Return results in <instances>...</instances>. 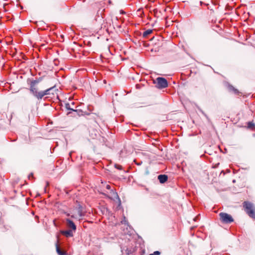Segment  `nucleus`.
I'll return each instance as SVG.
<instances>
[{
    "label": "nucleus",
    "mask_w": 255,
    "mask_h": 255,
    "mask_svg": "<svg viewBox=\"0 0 255 255\" xmlns=\"http://www.w3.org/2000/svg\"><path fill=\"white\" fill-rule=\"evenodd\" d=\"M105 133H104L102 131L100 132L102 134L101 136V139H100L101 142L103 143V145H105L106 147L109 148H113L114 146V139L113 138L112 134L113 131L111 129H114L115 128H101Z\"/></svg>",
    "instance_id": "obj_1"
},
{
    "label": "nucleus",
    "mask_w": 255,
    "mask_h": 255,
    "mask_svg": "<svg viewBox=\"0 0 255 255\" xmlns=\"http://www.w3.org/2000/svg\"><path fill=\"white\" fill-rule=\"evenodd\" d=\"M58 91V89L56 88V86H53L50 88H48L44 91H39L37 95H36L35 98L37 99H41L44 96L48 95H54L56 92Z\"/></svg>",
    "instance_id": "obj_2"
},
{
    "label": "nucleus",
    "mask_w": 255,
    "mask_h": 255,
    "mask_svg": "<svg viewBox=\"0 0 255 255\" xmlns=\"http://www.w3.org/2000/svg\"><path fill=\"white\" fill-rule=\"evenodd\" d=\"M42 81V78H39L35 80H30L29 79H28V82L30 81V89L29 90L32 95L35 97L36 95L39 92L36 88V85Z\"/></svg>",
    "instance_id": "obj_3"
},
{
    "label": "nucleus",
    "mask_w": 255,
    "mask_h": 255,
    "mask_svg": "<svg viewBox=\"0 0 255 255\" xmlns=\"http://www.w3.org/2000/svg\"><path fill=\"white\" fill-rule=\"evenodd\" d=\"M243 207L245 208L246 212L248 215L255 219V211L253 208V204L248 201H245L243 203Z\"/></svg>",
    "instance_id": "obj_4"
},
{
    "label": "nucleus",
    "mask_w": 255,
    "mask_h": 255,
    "mask_svg": "<svg viewBox=\"0 0 255 255\" xmlns=\"http://www.w3.org/2000/svg\"><path fill=\"white\" fill-rule=\"evenodd\" d=\"M219 216L220 221L223 224H230L234 221L232 216L227 213L221 212Z\"/></svg>",
    "instance_id": "obj_5"
},
{
    "label": "nucleus",
    "mask_w": 255,
    "mask_h": 255,
    "mask_svg": "<svg viewBox=\"0 0 255 255\" xmlns=\"http://www.w3.org/2000/svg\"><path fill=\"white\" fill-rule=\"evenodd\" d=\"M156 80L157 82L156 86L158 89H163L168 86V82L165 78L163 77H157Z\"/></svg>",
    "instance_id": "obj_6"
},
{
    "label": "nucleus",
    "mask_w": 255,
    "mask_h": 255,
    "mask_svg": "<svg viewBox=\"0 0 255 255\" xmlns=\"http://www.w3.org/2000/svg\"><path fill=\"white\" fill-rule=\"evenodd\" d=\"M90 113H86V112L83 111L82 110H72V112H69L67 113V115H71V116L74 117H81L84 115H90Z\"/></svg>",
    "instance_id": "obj_7"
},
{
    "label": "nucleus",
    "mask_w": 255,
    "mask_h": 255,
    "mask_svg": "<svg viewBox=\"0 0 255 255\" xmlns=\"http://www.w3.org/2000/svg\"><path fill=\"white\" fill-rule=\"evenodd\" d=\"M89 132L90 136L93 139H95L99 137H101V136L102 135V134L99 132L97 128H90Z\"/></svg>",
    "instance_id": "obj_8"
},
{
    "label": "nucleus",
    "mask_w": 255,
    "mask_h": 255,
    "mask_svg": "<svg viewBox=\"0 0 255 255\" xmlns=\"http://www.w3.org/2000/svg\"><path fill=\"white\" fill-rule=\"evenodd\" d=\"M66 222L67 223V227L71 229V230L75 231L76 230L77 227L75 223L73 221L70 220V219H66Z\"/></svg>",
    "instance_id": "obj_9"
},
{
    "label": "nucleus",
    "mask_w": 255,
    "mask_h": 255,
    "mask_svg": "<svg viewBox=\"0 0 255 255\" xmlns=\"http://www.w3.org/2000/svg\"><path fill=\"white\" fill-rule=\"evenodd\" d=\"M157 179L161 184L165 183L168 180V176L166 174H160L158 176Z\"/></svg>",
    "instance_id": "obj_10"
},
{
    "label": "nucleus",
    "mask_w": 255,
    "mask_h": 255,
    "mask_svg": "<svg viewBox=\"0 0 255 255\" xmlns=\"http://www.w3.org/2000/svg\"><path fill=\"white\" fill-rule=\"evenodd\" d=\"M61 233L67 238L73 237V230H62L61 231Z\"/></svg>",
    "instance_id": "obj_11"
},
{
    "label": "nucleus",
    "mask_w": 255,
    "mask_h": 255,
    "mask_svg": "<svg viewBox=\"0 0 255 255\" xmlns=\"http://www.w3.org/2000/svg\"><path fill=\"white\" fill-rule=\"evenodd\" d=\"M77 210L78 215H79V217H80V218L78 219V220H80L81 219H82V218L85 216V213H84L83 212L82 206L81 204H79L78 205Z\"/></svg>",
    "instance_id": "obj_12"
},
{
    "label": "nucleus",
    "mask_w": 255,
    "mask_h": 255,
    "mask_svg": "<svg viewBox=\"0 0 255 255\" xmlns=\"http://www.w3.org/2000/svg\"><path fill=\"white\" fill-rule=\"evenodd\" d=\"M110 193L111 194V195L113 196L112 199H118L119 202V205L121 204V199L118 194V193L115 191L113 189H111L110 191Z\"/></svg>",
    "instance_id": "obj_13"
},
{
    "label": "nucleus",
    "mask_w": 255,
    "mask_h": 255,
    "mask_svg": "<svg viewBox=\"0 0 255 255\" xmlns=\"http://www.w3.org/2000/svg\"><path fill=\"white\" fill-rule=\"evenodd\" d=\"M56 252L58 255H67L66 252L62 251L59 247L58 244L57 243L55 245Z\"/></svg>",
    "instance_id": "obj_14"
},
{
    "label": "nucleus",
    "mask_w": 255,
    "mask_h": 255,
    "mask_svg": "<svg viewBox=\"0 0 255 255\" xmlns=\"http://www.w3.org/2000/svg\"><path fill=\"white\" fill-rule=\"evenodd\" d=\"M228 89L229 91L234 92V93L236 95H239L240 94V92L238 91V90L236 89L235 87H234L232 85L230 84H228Z\"/></svg>",
    "instance_id": "obj_15"
},
{
    "label": "nucleus",
    "mask_w": 255,
    "mask_h": 255,
    "mask_svg": "<svg viewBox=\"0 0 255 255\" xmlns=\"http://www.w3.org/2000/svg\"><path fill=\"white\" fill-rule=\"evenodd\" d=\"M135 251V248L129 247L125 250L126 253L127 255H132L133 253Z\"/></svg>",
    "instance_id": "obj_16"
},
{
    "label": "nucleus",
    "mask_w": 255,
    "mask_h": 255,
    "mask_svg": "<svg viewBox=\"0 0 255 255\" xmlns=\"http://www.w3.org/2000/svg\"><path fill=\"white\" fill-rule=\"evenodd\" d=\"M152 32V29H147L143 32L142 34V37L146 38L148 35L150 34Z\"/></svg>",
    "instance_id": "obj_17"
},
{
    "label": "nucleus",
    "mask_w": 255,
    "mask_h": 255,
    "mask_svg": "<svg viewBox=\"0 0 255 255\" xmlns=\"http://www.w3.org/2000/svg\"><path fill=\"white\" fill-rule=\"evenodd\" d=\"M248 126H241L240 128H255V125L252 122L247 123Z\"/></svg>",
    "instance_id": "obj_18"
},
{
    "label": "nucleus",
    "mask_w": 255,
    "mask_h": 255,
    "mask_svg": "<svg viewBox=\"0 0 255 255\" xmlns=\"http://www.w3.org/2000/svg\"><path fill=\"white\" fill-rule=\"evenodd\" d=\"M65 108L67 110L71 111V112L72 111L73 109L70 108V105L69 103H66L65 104Z\"/></svg>",
    "instance_id": "obj_19"
},
{
    "label": "nucleus",
    "mask_w": 255,
    "mask_h": 255,
    "mask_svg": "<svg viewBox=\"0 0 255 255\" xmlns=\"http://www.w3.org/2000/svg\"><path fill=\"white\" fill-rule=\"evenodd\" d=\"M160 252L158 251L154 252L152 254H150L149 255H160Z\"/></svg>",
    "instance_id": "obj_20"
},
{
    "label": "nucleus",
    "mask_w": 255,
    "mask_h": 255,
    "mask_svg": "<svg viewBox=\"0 0 255 255\" xmlns=\"http://www.w3.org/2000/svg\"><path fill=\"white\" fill-rule=\"evenodd\" d=\"M115 167L119 170H122V166L118 164H115Z\"/></svg>",
    "instance_id": "obj_21"
},
{
    "label": "nucleus",
    "mask_w": 255,
    "mask_h": 255,
    "mask_svg": "<svg viewBox=\"0 0 255 255\" xmlns=\"http://www.w3.org/2000/svg\"><path fill=\"white\" fill-rule=\"evenodd\" d=\"M121 223L122 224H128V222L126 220V219L125 217H124V219L121 221Z\"/></svg>",
    "instance_id": "obj_22"
},
{
    "label": "nucleus",
    "mask_w": 255,
    "mask_h": 255,
    "mask_svg": "<svg viewBox=\"0 0 255 255\" xmlns=\"http://www.w3.org/2000/svg\"><path fill=\"white\" fill-rule=\"evenodd\" d=\"M106 189H108V190H111V186H110V185H109V184H107V185H106Z\"/></svg>",
    "instance_id": "obj_23"
},
{
    "label": "nucleus",
    "mask_w": 255,
    "mask_h": 255,
    "mask_svg": "<svg viewBox=\"0 0 255 255\" xmlns=\"http://www.w3.org/2000/svg\"><path fill=\"white\" fill-rule=\"evenodd\" d=\"M33 173H31L29 175H28V178L30 179V177H33Z\"/></svg>",
    "instance_id": "obj_24"
},
{
    "label": "nucleus",
    "mask_w": 255,
    "mask_h": 255,
    "mask_svg": "<svg viewBox=\"0 0 255 255\" xmlns=\"http://www.w3.org/2000/svg\"><path fill=\"white\" fill-rule=\"evenodd\" d=\"M200 111L202 112V113L206 117V115H205V114L204 113L203 111H202L200 109Z\"/></svg>",
    "instance_id": "obj_25"
},
{
    "label": "nucleus",
    "mask_w": 255,
    "mask_h": 255,
    "mask_svg": "<svg viewBox=\"0 0 255 255\" xmlns=\"http://www.w3.org/2000/svg\"><path fill=\"white\" fill-rule=\"evenodd\" d=\"M71 218H76V217L74 216V215H71Z\"/></svg>",
    "instance_id": "obj_26"
},
{
    "label": "nucleus",
    "mask_w": 255,
    "mask_h": 255,
    "mask_svg": "<svg viewBox=\"0 0 255 255\" xmlns=\"http://www.w3.org/2000/svg\"><path fill=\"white\" fill-rule=\"evenodd\" d=\"M136 88H139V85H136Z\"/></svg>",
    "instance_id": "obj_27"
},
{
    "label": "nucleus",
    "mask_w": 255,
    "mask_h": 255,
    "mask_svg": "<svg viewBox=\"0 0 255 255\" xmlns=\"http://www.w3.org/2000/svg\"><path fill=\"white\" fill-rule=\"evenodd\" d=\"M122 252H123L124 249L123 248H121Z\"/></svg>",
    "instance_id": "obj_28"
},
{
    "label": "nucleus",
    "mask_w": 255,
    "mask_h": 255,
    "mask_svg": "<svg viewBox=\"0 0 255 255\" xmlns=\"http://www.w3.org/2000/svg\"><path fill=\"white\" fill-rule=\"evenodd\" d=\"M122 152H123V151H122V150H121V151H120V155H121V154H122Z\"/></svg>",
    "instance_id": "obj_29"
},
{
    "label": "nucleus",
    "mask_w": 255,
    "mask_h": 255,
    "mask_svg": "<svg viewBox=\"0 0 255 255\" xmlns=\"http://www.w3.org/2000/svg\"><path fill=\"white\" fill-rule=\"evenodd\" d=\"M53 222H54V224L55 225V226H56L55 222L54 221H53Z\"/></svg>",
    "instance_id": "obj_30"
},
{
    "label": "nucleus",
    "mask_w": 255,
    "mask_h": 255,
    "mask_svg": "<svg viewBox=\"0 0 255 255\" xmlns=\"http://www.w3.org/2000/svg\"><path fill=\"white\" fill-rule=\"evenodd\" d=\"M253 135L255 137V133H254Z\"/></svg>",
    "instance_id": "obj_31"
},
{
    "label": "nucleus",
    "mask_w": 255,
    "mask_h": 255,
    "mask_svg": "<svg viewBox=\"0 0 255 255\" xmlns=\"http://www.w3.org/2000/svg\"><path fill=\"white\" fill-rule=\"evenodd\" d=\"M137 165H140V163H138V164H137Z\"/></svg>",
    "instance_id": "obj_32"
},
{
    "label": "nucleus",
    "mask_w": 255,
    "mask_h": 255,
    "mask_svg": "<svg viewBox=\"0 0 255 255\" xmlns=\"http://www.w3.org/2000/svg\"><path fill=\"white\" fill-rule=\"evenodd\" d=\"M137 165H140V163H138V164H137Z\"/></svg>",
    "instance_id": "obj_33"
},
{
    "label": "nucleus",
    "mask_w": 255,
    "mask_h": 255,
    "mask_svg": "<svg viewBox=\"0 0 255 255\" xmlns=\"http://www.w3.org/2000/svg\"><path fill=\"white\" fill-rule=\"evenodd\" d=\"M233 182H235V180H233Z\"/></svg>",
    "instance_id": "obj_34"
}]
</instances>
